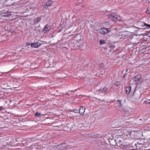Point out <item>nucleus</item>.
<instances>
[{
    "mask_svg": "<svg viewBox=\"0 0 150 150\" xmlns=\"http://www.w3.org/2000/svg\"><path fill=\"white\" fill-rule=\"evenodd\" d=\"M108 17L111 20L115 22L121 19V17L116 13H112L108 15Z\"/></svg>",
    "mask_w": 150,
    "mask_h": 150,
    "instance_id": "f257e3e1",
    "label": "nucleus"
},
{
    "mask_svg": "<svg viewBox=\"0 0 150 150\" xmlns=\"http://www.w3.org/2000/svg\"><path fill=\"white\" fill-rule=\"evenodd\" d=\"M135 87V85L134 84H131L128 86L126 87V93L129 94L132 91H134Z\"/></svg>",
    "mask_w": 150,
    "mask_h": 150,
    "instance_id": "f03ea898",
    "label": "nucleus"
},
{
    "mask_svg": "<svg viewBox=\"0 0 150 150\" xmlns=\"http://www.w3.org/2000/svg\"><path fill=\"white\" fill-rule=\"evenodd\" d=\"M68 146V145L66 143H63L62 144H59L57 146H54V149H66Z\"/></svg>",
    "mask_w": 150,
    "mask_h": 150,
    "instance_id": "7ed1b4c3",
    "label": "nucleus"
},
{
    "mask_svg": "<svg viewBox=\"0 0 150 150\" xmlns=\"http://www.w3.org/2000/svg\"><path fill=\"white\" fill-rule=\"evenodd\" d=\"M100 33L102 35H105L109 32L108 29L104 28L100 30Z\"/></svg>",
    "mask_w": 150,
    "mask_h": 150,
    "instance_id": "20e7f679",
    "label": "nucleus"
},
{
    "mask_svg": "<svg viewBox=\"0 0 150 150\" xmlns=\"http://www.w3.org/2000/svg\"><path fill=\"white\" fill-rule=\"evenodd\" d=\"M51 28L50 27L48 24L46 25L43 29V31L45 33H47L50 30Z\"/></svg>",
    "mask_w": 150,
    "mask_h": 150,
    "instance_id": "39448f33",
    "label": "nucleus"
},
{
    "mask_svg": "<svg viewBox=\"0 0 150 150\" xmlns=\"http://www.w3.org/2000/svg\"><path fill=\"white\" fill-rule=\"evenodd\" d=\"M41 44L39 42H37L32 43L31 44V47H38L40 46Z\"/></svg>",
    "mask_w": 150,
    "mask_h": 150,
    "instance_id": "423d86ee",
    "label": "nucleus"
},
{
    "mask_svg": "<svg viewBox=\"0 0 150 150\" xmlns=\"http://www.w3.org/2000/svg\"><path fill=\"white\" fill-rule=\"evenodd\" d=\"M140 96L139 94L135 92H134L132 98L135 99H137L139 98Z\"/></svg>",
    "mask_w": 150,
    "mask_h": 150,
    "instance_id": "0eeeda50",
    "label": "nucleus"
},
{
    "mask_svg": "<svg viewBox=\"0 0 150 150\" xmlns=\"http://www.w3.org/2000/svg\"><path fill=\"white\" fill-rule=\"evenodd\" d=\"M86 108L83 107H81L79 110V113L81 115H83L85 112Z\"/></svg>",
    "mask_w": 150,
    "mask_h": 150,
    "instance_id": "6e6552de",
    "label": "nucleus"
},
{
    "mask_svg": "<svg viewBox=\"0 0 150 150\" xmlns=\"http://www.w3.org/2000/svg\"><path fill=\"white\" fill-rule=\"evenodd\" d=\"M139 25L141 26L142 27L145 26L150 28V25L147 24L144 22H141L139 23Z\"/></svg>",
    "mask_w": 150,
    "mask_h": 150,
    "instance_id": "1a4fd4ad",
    "label": "nucleus"
},
{
    "mask_svg": "<svg viewBox=\"0 0 150 150\" xmlns=\"http://www.w3.org/2000/svg\"><path fill=\"white\" fill-rule=\"evenodd\" d=\"M141 79V75L140 74H137L134 77V80L135 81H140Z\"/></svg>",
    "mask_w": 150,
    "mask_h": 150,
    "instance_id": "9d476101",
    "label": "nucleus"
},
{
    "mask_svg": "<svg viewBox=\"0 0 150 150\" xmlns=\"http://www.w3.org/2000/svg\"><path fill=\"white\" fill-rule=\"evenodd\" d=\"M141 142V140L139 141L137 143L134 144V146H133L134 149L139 150V145Z\"/></svg>",
    "mask_w": 150,
    "mask_h": 150,
    "instance_id": "9b49d317",
    "label": "nucleus"
},
{
    "mask_svg": "<svg viewBox=\"0 0 150 150\" xmlns=\"http://www.w3.org/2000/svg\"><path fill=\"white\" fill-rule=\"evenodd\" d=\"M53 3V1L52 0H48L46 3V6H51Z\"/></svg>",
    "mask_w": 150,
    "mask_h": 150,
    "instance_id": "f8f14e48",
    "label": "nucleus"
},
{
    "mask_svg": "<svg viewBox=\"0 0 150 150\" xmlns=\"http://www.w3.org/2000/svg\"><path fill=\"white\" fill-rule=\"evenodd\" d=\"M41 18L40 17H37L35 19L34 23L35 24L38 23L41 20Z\"/></svg>",
    "mask_w": 150,
    "mask_h": 150,
    "instance_id": "ddd939ff",
    "label": "nucleus"
},
{
    "mask_svg": "<svg viewBox=\"0 0 150 150\" xmlns=\"http://www.w3.org/2000/svg\"><path fill=\"white\" fill-rule=\"evenodd\" d=\"M144 143V142H143V143H142L141 141V142H140V145H139V150H143V149L145 150V148H144L143 147Z\"/></svg>",
    "mask_w": 150,
    "mask_h": 150,
    "instance_id": "4468645a",
    "label": "nucleus"
},
{
    "mask_svg": "<svg viewBox=\"0 0 150 150\" xmlns=\"http://www.w3.org/2000/svg\"><path fill=\"white\" fill-rule=\"evenodd\" d=\"M108 90V89L106 87H104L102 90V93H104V94H105Z\"/></svg>",
    "mask_w": 150,
    "mask_h": 150,
    "instance_id": "2eb2a0df",
    "label": "nucleus"
},
{
    "mask_svg": "<svg viewBox=\"0 0 150 150\" xmlns=\"http://www.w3.org/2000/svg\"><path fill=\"white\" fill-rule=\"evenodd\" d=\"M41 115V113L39 112H36L35 114V116L36 117H39V116H40Z\"/></svg>",
    "mask_w": 150,
    "mask_h": 150,
    "instance_id": "dca6fc26",
    "label": "nucleus"
},
{
    "mask_svg": "<svg viewBox=\"0 0 150 150\" xmlns=\"http://www.w3.org/2000/svg\"><path fill=\"white\" fill-rule=\"evenodd\" d=\"M105 43V41L104 40H100L99 43L100 45H103Z\"/></svg>",
    "mask_w": 150,
    "mask_h": 150,
    "instance_id": "f3484780",
    "label": "nucleus"
},
{
    "mask_svg": "<svg viewBox=\"0 0 150 150\" xmlns=\"http://www.w3.org/2000/svg\"><path fill=\"white\" fill-rule=\"evenodd\" d=\"M117 103L118 104V106L120 107L121 106V101L120 100H118L117 101Z\"/></svg>",
    "mask_w": 150,
    "mask_h": 150,
    "instance_id": "a211bd4d",
    "label": "nucleus"
},
{
    "mask_svg": "<svg viewBox=\"0 0 150 150\" xmlns=\"http://www.w3.org/2000/svg\"><path fill=\"white\" fill-rule=\"evenodd\" d=\"M146 12L147 13H148V14H150V6L149 7L147 8Z\"/></svg>",
    "mask_w": 150,
    "mask_h": 150,
    "instance_id": "6ab92c4d",
    "label": "nucleus"
},
{
    "mask_svg": "<svg viewBox=\"0 0 150 150\" xmlns=\"http://www.w3.org/2000/svg\"><path fill=\"white\" fill-rule=\"evenodd\" d=\"M99 66L102 68L104 66V65L103 63H102L99 64Z\"/></svg>",
    "mask_w": 150,
    "mask_h": 150,
    "instance_id": "aec40b11",
    "label": "nucleus"
},
{
    "mask_svg": "<svg viewBox=\"0 0 150 150\" xmlns=\"http://www.w3.org/2000/svg\"><path fill=\"white\" fill-rule=\"evenodd\" d=\"M145 102L146 104H149L150 103V99L149 100H146Z\"/></svg>",
    "mask_w": 150,
    "mask_h": 150,
    "instance_id": "412c9836",
    "label": "nucleus"
},
{
    "mask_svg": "<svg viewBox=\"0 0 150 150\" xmlns=\"http://www.w3.org/2000/svg\"><path fill=\"white\" fill-rule=\"evenodd\" d=\"M10 16H11V14H6V15H4V16H6V17H10Z\"/></svg>",
    "mask_w": 150,
    "mask_h": 150,
    "instance_id": "4be33fe9",
    "label": "nucleus"
},
{
    "mask_svg": "<svg viewBox=\"0 0 150 150\" xmlns=\"http://www.w3.org/2000/svg\"><path fill=\"white\" fill-rule=\"evenodd\" d=\"M26 45H27L28 46V45H30V44L29 43L27 42L26 43Z\"/></svg>",
    "mask_w": 150,
    "mask_h": 150,
    "instance_id": "5701e85b",
    "label": "nucleus"
},
{
    "mask_svg": "<svg viewBox=\"0 0 150 150\" xmlns=\"http://www.w3.org/2000/svg\"><path fill=\"white\" fill-rule=\"evenodd\" d=\"M2 107H0V111L2 110Z\"/></svg>",
    "mask_w": 150,
    "mask_h": 150,
    "instance_id": "b1692460",
    "label": "nucleus"
},
{
    "mask_svg": "<svg viewBox=\"0 0 150 150\" xmlns=\"http://www.w3.org/2000/svg\"><path fill=\"white\" fill-rule=\"evenodd\" d=\"M149 36L150 37V32L149 33Z\"/></svg>",
    "mask_w": 150,
    "mask_h": 150,
    "instance_id": "393cba45",
    "label": "nucleus"
},
{
    "mask_svg": "<svg viewBox=\"0 0 150 150\" xmlns=\"http://www.w3.org/2000/svg\"><path fill=\"white\" fill-rule=\"evenodd\" d=\"M119 142H121V141H119Z\"/></svg>",
    "mask_w": 150,
    "mask_h": 150,
    "instance_id": "a878e982",
    "label": "nucleus"
},
{
    "mask_svg": "<svg viewBox=\"0 0 150 150\" xmlns=\"http://www.w3.org/2000/svg\"><path fill=\"white\" fill-rule=\"evenodd\" d=\"M130 134H131V132H130Z\"/></svg>",
    "mask_w": 150,
    "mask_h": 150,
    "instance_id": "bb28decb",
    "label": "nucleus"
},
{
    "mask_svg": "<svg viewBox=\"0 0 150 150\" xmlns=\"http://www.w3.org/2000/svg\"><path fill=\"white\" fill-rule=\"evenodd\" d=\"M1 73V72H0V73Z\"/></svg>",
    "mask_w": 150,
    "mask_h": 150,
    "instance_id": "cd10ccee",
    "label": "nucleus"
}]
</instances>
